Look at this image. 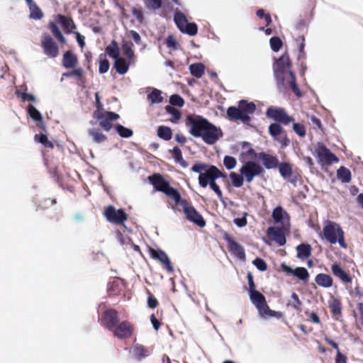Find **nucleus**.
<instances>
[{
  "label": "nucleus",
  "mask_w": 363,
  "mask_h": 363,
  "mask_svg": "<svg viewBox=\"0 0 363 363\" xmlns=\"http://www.w3.org/2000/svg\"><path fill=\"white\" fill-rule=\"evenodd\" d=\"M185 124L191 135L195 138H201L203 142L208 145L216 143L223 136V132L220 128L199 115L187 116Z\"/></svg>",
  "instance_id": "1"
},
{
  "label": "nucleus",
  "mask_w": 363,
  "mask_h": 363,
  "mask_svg": "<svg viewBox=\"0 0 363 363\" xmlns=\"http://www.w3.org/2000/svg\"><path fill=\"white\" fill-rule=\"evenodd\" d=\"M291 67L292 62L289 55L285 52L276 60L274 66V75L279 89H285L288 85L297 98L300 99L303 96V94L296 84V75L292 72Z\"/></svg>",
  "instance_id": "2"
},
{
  "label": "nucleus",
  "mask_w": 363,
  "mask_h": 363,
  "mask_svg": "<svg viewBox=\"0 0 363 363\" xmlns=\"http://www.w3.org/2000/svg\"><path fill=\"white\" fill-rule=\"evenodd\" d=\"M256 106L253 102H248L246 100H241L238 106H230L227 110V116L230 121H240L244 124H249L251 121L250 114L254 113Z\"/></svg>",
  "instance_id": "3"
},
{
  "label": "nucleus",
  "mask_w": 363,
  "mask_h": 363,
  "mask_svg": "<svg viewBox=\"0 0 363 363\" xmlns=\"http://www.w3.org/2000/svg\"><path fill=\"white\" fill-rule=\"evenodd\" d=\"M148 180L155 191L164 194L173 199L174 203L179 201L181 194L179 191L171 186L170 183L161 174L154 173L148 177Z\"/></svg>",
  "instance_id": "4"
},
{
  "label": "nucleus",
  "mask_w": 363,
  "mask_h": 363,
  "mask_svg": "<svg viewBox=\"0 0 363 363\" xmlns=\"http://www.w3.org/2000/svg\"><path fill=\"white\" fill-rule=\"evenodd\" d=\"M323 233L325 239L330 244L338 242L342 248L347 247L345 240V233L339 224L328 220L323 227Z\"/></svg>",
  "instance_id": "5"
},
{
  "label": "nucleus",
  "mask_w": 363,
  "mask_h": 363,
  "mask_svg": "<svg viewBox=\"0 0 363 363\" xmlns=\"http://www.w3.org/2000/svg\"><path fill=\"white\" fill-rule=\"evenodd\" d=\"M250 294V298L252 303L257 308L259 313L262 317L277 316L276 311H272L267 303L264 296L258 291H252Z\"/></svg>",
  "instance_id": "6"
},
{
  "label": "nucleus",
  "mask_w": 363,
  "mask_h": 363,
  "mask_svg": "<svg viewBox=\"0 0 363 363\" xmlns=\"http://www.w3.org/2000/svg\"><path fill=\"white\" fill-rule=\"evenodd\" d=\"M175 204L179 205L183 208L184 213L186 215L187 220L194 223L199 227H203L206 225V221L202 216L191 205L187 200L182 199L179 201H176Z\"/></svg>",
  "instance_id": "7"
},
{
  "label": "nucleus",
  "mask_w": 363,
  "mask_h": 363,
  "mask_svg": "<svg viewBox=\"0 0 363 363\" xmlns=\"http://www.w3.org/2000/svg\"><path fill=\"white\" fill-rule=\"evenodd\" d=\"M315 155L318 163L322 166H330L333 163L339 162L338 157L330 152V150L323 144L318 143L315 150Z\"/></svg>",
  "instance_id": "8"
},
{
  "label": "nucleus",
  "mask_w": 363,
  "mask_h": 363,
  "mask_svg": "<svg viewBox=\"0 0 363 363\" xmlns=\"http://www.w3.org/2000/svg\"><path fill=\"white\" fill-rule=\"evenodd\" d=\"M240 172L247 183L252 182L255 177L264 172L262 167L255 161L246 162L240 169Z\"/></svg>",
  "instance_id": "9"
},
{
  "label": "nucleus",
  "mask_w": 363,
  "mask_h": 363,
  "mask_svg": "<svg viewBox=\"0 0 363 363\" xmlns=\"http://www.w3.org/2000/svg\"><path fill=\"white\" fill-rule=\"evenodd\" d=\"M104 216L110 223L125 226L128 216L123 209H116L113 206H108L104 210Z\"/></svg>",
  "instance_id": "10"
},
{
  "label": "nucleus",
  "mask_w": 363,
  "mask_h": 363,
  "mask_svg": "<svg viewBox=\"0 0 363 363\" xmlns=\"http://www.w3.org/2000/svg\"><path fill=\"white\" fill-rule=\"evenodd\" d=\"M94 118H96L99 123V126L105 131L108 132L113 128V121H116L119 119L120 116L111 111L94 112Z\"/></svg>",
  "instance_id": "11"
},
{
  "label": "nucleus",
  "mask_w": 363,
  "mask_h": 363,
  "mask_svg": "<svg viewBox=\"0 0 363 363\" xmlns=\"http://www.w3.org/2000/svg\"><path fill=\"white\" fill-rule=\"evenodd\" d=\"M266 115L268 118L285 125L295 121L292 116L287 114L284 108L279 107H269L267 109Z\"/></svg>",
  "instance_id": "12"
},
{
  "label": "nucleus",
  "mask_w": 363,
  "mask_h": 363,
  "mask_svg": "<svg viewBox=\"0 0 363 363\" xmlns=\"http://www.w3.org/2000/svg\"><path fill=\"white\" fill-rule=\"evenodd\" d=\"M111 332L114 337L121 340H125L133 336L135 328L130 321L123 320L119 322Z\"/></svg>",
  "instance_id": "13"
},
{
  "label": "nucleus",
  "mask_w": 363,
  "mask_h": 363,
  "mask_svg": "<svg viewBox=\"0 0 363 363\" xmlns=\"http://www.w3.org/2000/svg\"><path fill=\"white\" fill-rule=\"evenodd\" d=\"M41 47L44 54L50 58H55L59 55L58 45L48 33L43 34Z\"/></svg>",
  "instance_id": "14"
},
{
  "label": "nucleus",
  "mask_w": 363,
  "mask_h": 363,
  "mask_svg": "<svg viewBox=\"0 0 363 363\" xmlns=\"http://www.w3.org/2000/svg\"><path fill=\"white\" fill-rule=\"evenodd\" d=\"M119 322L118 312L116 309H106L102 313L101 323L108 330L112 331Z\"/></svg>",
  "instance_id": "15"
},
{
  "label": "nucleus",
  "mask_w": 363,
  "mask_h": 363,
  "mask_svg": "<svg viewBox=\"0 0 363 363\" xmlns=\"http://www.w3.org/2000/svg\"><path fill=\"white\" fill-rule=\"evenodd\" d=\"M269 133L281 143L282 147L289 145L290 140L283 128L278 123H272L269 126Z\"/></svg>",
  "instance_id": "16"
},
{
  "label": "nucleus",
  "mask_w": 363,
  "mask_h": 363,
  "mask_svg": "<svg viewBox=\"0 0 363 363\" xmlns=\"http://www.w3.org/2000/svg\"><path fill=\"white\" fill-rule=\"evenodd\" d=\"M225 240L228 243L229 251L239 259L245 260V252L244 247L228 235L225 236Z\"/></svg>",
  "instance_id": "17"
},
{
  "label": "nucleus",
  "mask_w": 363,
  "mask_h": 363,
  "mask_svg": "<svg viewBox=\"0 0 363 363\" xmlns=\"http://www.w3.org/2000/svg\"><path fill=\"white\" fill-rule=\"evenodd\" d=\"M149 252L152 258L154 259L159 260L169 272L174 271L172 263L167 256V255L161 250H155L153 248L149 249Z\"/></svg>",
  "instance_id": "18"
},
{
  "label": "nucleus",
  "mask_w": 363,
  "mask_h": 363,
  "mask_svg": "<svg viewBox=\"0 0 363 363\" xmlns=\"http://www.w3.org/2000/svg\"><path fill=\"white\" fill-rule=\"evenodd\" d=\"M267 233L269 239L275 241L279 246H283L286 244V237L281 228L269 227L267 229Z\"/></svg>",
  "instance_id": "19"
},
{
  "label": "nucleus",
  "mask_w": 363,
  "mask_h": 363,
  "mask_svg": "<svg viewBox=\"0 0 363 363\" xmlns=\"http://www.w3.org/2000/svg\"><path fill=\"white\" fill-rule=\"evenodd\" d=\"M258 158L262 160L263 165L268 169L277 168L279 163L276 156L269 155L264 152L258 153Z\"/></svg>",
  "instance_id": "20"
},
{
  "label": "nucleus",
  "mask_w": 363,
  "mask_h": 363,
  "mask_svg": "<svg viewBox=\"0 0 363 363\" xmlns=\"http://www.w3.org/2000/svg\"><path fill=\"white\" fill-rule=\"evenodd\" d=\"M331 271L335 277L338 278L342 282L348 284L352 282V277L350 274L345 272L338 264H333L331 266Z\"/></svg>",
  "instance_id": "21"
},
{
  "label": "nucleus",
  "mask_w": 363,
  "mask_h": 363,
  "mask_svg": "<svg viewBox=\"0 0 363 363\" xmlns=\"http://www.w3.org/2000/svg\"><path fill=\"white\" fill-rule=\"evenodd\" d=\"M62 65L66 69H74L78 65L77 55L71 50H67L63 54Z\"/></svg>",
  "instance_id": "22"
},
{
  "label": "nucleus",
  "mask_w": 363,
  "mask_h": 363,
  "mask_svg": "<svg viewBox=\"0 0 363 363\" xmlns=\"http://www.w3.org/2000/svg\"><path fill=\"white\" fill-rule=\"evenodd\" d=\"M57 18L67 33H70L73 30L76 29V25L71 17L59 14Z\"/></svg>",
  "instance_id": "23"
},
{
  "label": "nucleus",
  "mask_w": 363,
  "mask_h": 363,
  "mask_svg": "<svg viewBox=\"0 0 363 363\" xmlns=\"http://www.w3.org/2000/svg\"><path fill=\"white\" fill-rule=\"evenodd\" d=\"M315 281L319 286L323 288H330L333 284L332 277L324 273L318 274L315 277Z\"/></svg>",
  "instance_id": "24"
},
{
  "label": "nucleus",
  "mask_w": 363,
  "mask_h": 363,
  "mask_svg": "<svg viewBox=\"0 0 363 363\" xmlns=\"http://www.w3.org/2000/svg\"><path fill=\"white\" fill-rule=\"evenodd\" d=\"M328 307L330 310L331 314L337 320L338 317L342 315V303L339 298H333L329 302Z\"/></svg>",
  "instance_id": "25"
},
{
  "label": "nucleus",
  "mask_w": 363,
  "mask_h": 363,
  "mask_svg": "<svg viewBox=\"0 0 363 363\" xmlns=\"http://www.w3.org/2000/svg\"><path fill=\"white\" fill-rule=\"evenodd\" d=\"M214 165H210L208 168L203 174L199 176V184L202 188H206L208 186V182L214 174Z\"/></svg>",
  "instance_id": "26"
},
{
  "label": "nucleus",
  "mask_w": 363,
  "mask_h": 363,
  "mask_svg": "<svg viewBox=\"0 0 363 363\" xmlns=\"http://www.w3.org/2000/svg\"><path fill=\"white\" fill-rule=\"evenodd\" d=\"M132 64L129 61H126L125 58L119 57L115 60L114 68L118 74H125L128 72L129 66Z\"/></svg>",
  "instance_id": "27"
},
{
  "label": "nucleus",
  "mask_w": 363,
  "mask_h": 363,
  "mask_svg": "<svg viewBox=\"0 0 363 363\" xmlns=\"http://www.w3.org/2000/svg\"><path fill=\"white\" fill-rule=\"evenodd\" d=\"M133 354L135 359L141 360L150 355V351L144 345L136 344L133 347Z\"/></svg>",
  "instance_id": "28"
},
{
  "label": "nucleus",
  "mask_w": 363,
  "mask_h": 363,
  "mask_svg": "<svg viewBox=\"0 0 363 363\" xmlns=\"http://www.w3.org/2000/svg\"><path fill=\"white\" fill-rule=\"evenodd\" d=\"M88 135L96 143H102L107 140V137L97 128H92L88 130Z\"/></svg>",
  "instance_id": "29"
},
{
  "label": "nucleus",
  "mask_w": 363,
  "mask_h": 363,
  "mask_svg": "<svg viewBox=\"0 0 363 363\" xmlns=\"http://www.w3.org/2000/svg\"><path fill=\"white\" fill-rule=\"evenodd\" d=\"M133 44L132 42H123L122 44V49L123 55L127 57L130 63H135V56L133 50Z\"/></svg>",
  "instance_id": "30"
},
{
  "label": "nucleus",
  "mask_w": 363,
  "mask_h": 363,
  "mask_svg": "<svg viewBox=\"0 0 363 363\" xmlns=\"http://www.w3.org/2000/svg\"><path fill=\"white\" fill-rule=\"evenodd\" d=\"M337 177L342 183H349L352 179V174L349 169L341 166L337 170Z\"/></svg>",
  "instance_id": "31"
},
{
  "label": "nucleus",
  "mask_w": 363,
  "mask_h": 363,
  "mask_svg": "<svg viewBox=\"0 0 363 363\" xmlns=\"http://www.w3.org/2000/svg\"><path fill=\"white\" fill-rule=\"evenodd\" d=\"M297 257L299 259H304L311 255V247L308 244H300L296 247Z\"/></svg>",
  "instance_id": "32"
},
{
  "label": "nucleus",
  "mask_w": 363,
  "mask_h": 363,
  "mask_svg": "<svg viewBox=\"0 0 363 363\" xmlns=\"http://www.w3.org/2000/svg\"><path fill=\"white\" fill-rule=\"evenodd\" d=\"M170 152L176 163L179 164L184 168L188 167V163L184 160L182 152L178 147H174Z\"/></svg>",
  "instance_id": "33"
},
{
  "label": "nucleus",
  "mask_w": 363,
  "mask_h": 363,
  "mask_svg": "<svg viewBox=\"0 0 363 363\" xmlns=\"http://www.w3.org/2000/svg\"><path fill=\"white\" fill-rule=\"evenodd\" d=\"M277 167L279 168L280 174L284 179H289L293 174L292 165L289 162H284L279 163Z\"/></svg>",
  "instance_id": "34"
},
{
  "label": "nucleus",
  "mask_w": 363,
  "mask_h": 363,
  "mask_svg": "<svg viewBox=\"0 0 363 363\" xmlns=\"http://www.w3.org/2000/svg\"><path fill=\"white\" fill-rule=\"evenodd\" d=\"M296 43L298 48L299 53L297 57V60H304L306 59V52L304 50L305 48V37L303 35H298L296 38Z\"/></svg>",
  "instance_id": "35"
},
{
  "label": "nucleus",
  "mask_w": 363,
  "mask_h": 363,
  "mask_svg": "<svg viewBox=\"0 0 363 363\" xmlns=\"http://www.w3.org/2000/svg\"><path fill=\"white\" fill-rule=\"evenodd\" d=\"M48 28L52 33L53 36L59 40L60 43L65 44L66 39L62 35L58 26L54 22H50L48 24Z\"/></svg>",
  "instance_id": "36"
},
{
  "label": "nucleus",
  "mask_w": 363,
  "mask_h": 363,
  "mask_svg": "<svg viewBox=\"0 0 363 363\" xmlns=\"http://www.w3.org/2000/svg\"><path fill=\"white\" fill-rule=\"evenodd\" d=\"M105 51L110 57L114 60L119 57V48L116 40H112L111 45L106 48Z\"/></svg>",
  "instance_id": "37"
},
{
  "label": "nucleus",
  "mask_w": 363,
  "mask_h": 363,
  "mask_svg": "<svg viewBox=\"0 0 363 363\" xmlns=\"http://www.w3.org/2000/svg\"><path fill=\"white\" fill-rule=\"evenodd\" d=\"M294 276L303 281L305 284L308 281L310 277L308 270L305 267H298L294 269Z\"/></svg>",
  "instance_id": "38"
},
{
  "label": "nucleus",
  "mask_w": 363,
  "mask_h": 363,
  "mask_svg": "<svg viewBox=\"0 0 363 363\" xmlns=\"http://www.w3.org/2000/svg\"><path fill=\"white\" fill-rule=\"evenodd\" d=\"M174 21L180 31L183 30L182 28L188 22L185 15L182 11L178 10L174 13Z\"/></svg>",
  "instance_id": "39"
},
{
  "label": "nucleus",
  "mask_w": 363,
  "mask_h": 363,
  "mask_svg": "<svg viewBox=\"0 0 363 363\" xmlns=\"http://www.w3.org/2000/svg\"><path fill=\"white\" fill-rule=\"evenodd\" d=\"M205 67L201 63H194L190 65L189 70L191 75L201 78L204 73Z\"/></svg>",
  "instance_id": "40"
},
{
  "label": "nucleus",
  "mask_w": 363,
  "mask_h": 363,
  "mask_svg": "<svg viewBox=\"0 0 363 363\" xmlns=\"http://www.w3.org/2000/svg\"><path fill=\"white\" fill-rule=\"evenodd\" d=\"M147 99L151 104H160L163 101L162 91L157 89H153L151 93L147 94Z\"/></svg>",
  "instance_id": "41"
},
{
  "label": "nucleus",
  "mask_w": 363,
  "mask_h": 363,
  "mask_svg": "<svg viewBox=\"0 0 363 363\" xmlns=\"http://www.w3.org/2000/svg\"><path fill=\"white\" fill-rule=\"evenodd\" d=\"M157 135L164 140H169L172 137V129L167 126H159L157 128Z\"/></svg>",
  "instance_id": "42"
},
{
  "label": "nucleus",
  "mask_w": 363,
  "mask_h": 363,
  "mask_svg": "<svg viewBox=\"0 0 363 363\" xmlns=\"http://www.w3.org/2000/svg\"><path fill=\"white\" fill-rule=\"evenodd\" d=\"M27 111L30 117L33 120L43 124V118L41 113L37 110V108L35 106H33L31 104L28 105Z\"/></svg>",
  "instance_id": "43"
},
{
  "label": "nucleus",
  "mask_w": 363,
  "mask_h": 363,
  "mask_svg": "<svg viewBox=\"0 0 363 363\" xmlns=\"http://www.w3.org/2000/svg\"><path fill=\"white\" fill-rule=\"evenodd\" d=\"M34 138L36 141L41 143L45 147L50 149L54 148V144L52 142L48 140V138L46 135L36 134Z\"/></svg>",
  "instance_id": "44"
},
{
  "label": "nucleus",
  "mask_w": 363,
  "mask_h": 363,
  "mask_svg": "<svg viewBox=\"0 0 363 363\" xmlns=\"http://www.w3.org/2000/svg\"><path fill=\"white\" fill-rule=\"evenodd\" d=\"M114 128L118 135L122 138H130L133 135V132L131 129L124 127L121 124H116Z\"/></svg>",
  "instance_id": "45"
},
{
  "label": "nucleus",
  "mask_w": 363,
  "mask_h": 363,
  "mask_svg": "<svg viewBox=\"0 0 363 363\" xmlns=\"http://www.w3.org/2000/svg\"><path fill=\"white\" fill-rule=\"evenodd\" d=\"M233 186L239 188L243 185L244 177L236 172H232L229 174Z\"/></svg>",
  "instance_id": "46"
},
{
  "label": "nucleus",
  "mask_w": 363,
  "mask_h": 363,
  "mask_svg": "<svg viewBox=\"0 0 363 363\" xmlns=\"http://www.w3.org/2000/svg\"><path fill=\"white\" fill-rule=\"evenodd\" d=\"M284 215L288 216L287 213L284 211L281 206H277L273 210L272 216L274 222L278 223L282 220Z\"/></svg>",
  "instance_id": "47"
},
{
  "label": "nucleus",
  "mask_w": 363,
  "mask_h": 363,
  "mask_svg": "<svg viewBox=\"0 0 363 363\" xmlns=\"http://www.w3.org/2000/svg\"><path fill=\"white\" fill-rule=\"evenodd\" d=\"M181 30L184 33H186L191 36H194L198 33V26L195 23H186Z\"/></svg>",
  "instance_id": "48"
},
{
  "label": "nucleus",
  "mask_w": 363,
  "mask_h": 363,
  "mask_svg": "<svg viewBox=\"0 0 363 363\" xmlns=\"http://www.w3.org/2000/svg\"><path fill=\"white\" fill-rule=\"evenodd\" d=\"M30 10V18L35 20H40L43 17V13L40 7L36 5H33L32 7L29 8Z\"/></svg>",
  "instance_id": "49"
},
{
  "label": "nucleus",
  "mask_w": 363,
  "mask_h": 363,
  "mask_svg": "<svg viewBox=\"0 0 363 363\" xmlns=\"http://www.w3.org/2000/svg\"><path fill=\"white\" fill-rule=\"evenodd\" d=\"M256 158H258V154L252 147H250L245 152H242L240 153V160H255Z\"/></svg>",
  "instance_id": "50"
},
{
  "label": "nucleus",
  "mask_w": 363,
  "mask_h": 363,
  "mask_svg": "<svg viewBox=\"0 0 363 363\" xmlns=\"http://www.w3.org/2000/svg\"><path fill=\"white\" fill-rule=\"evenodd\" d=\"M269 44L274 52H278L282 47L283 43L279 37H272L269 40Z\"/></svg>",
  "instance_id": "51"
},
{
  "label": "nucleus",
  "mask_w": 363,
  "mask_h": 363,
  "mask_svg": "<svg viewBox=\"0 0 363 363\" xmlns=\"http://www.w3.org/2000/svg\"><path fill=\"white\" fill-rule=\"evenodd\" d=\"M170 106L182 107L184 105V99L179 94H173L169 98Z\"/></svg>",
  "instance_id": "52"
},
{
  "label": "nucleus",
  "mask_w": 363,
  "mask_h": 363,
  "mask_svg": "<svg viewBox=\"0 0 363 363\" xmlns=\"http://www.w3.org/2000/svg\"><path fill=\"white\" fill-rule=\"evenodd\" d=\"M291 298H292L293 301L291 303H289V305H290L296 311H301L302 302L299 299L298 296L296 293L294 292L291 294Z\"/></svg>",
  "instance_id": "53"
},
{
  "label": "nucleus",
  "mask_w": 363,
  "mask_h": 363,
  "mask_svg": "<svg viewBox=\"0 0 363 363\" xmlns=\"http://www.w3.org/2000/svg\"><path fill=\"white\" fill-rule=\"evenodd\" d=\"M146 8L152 10H156L162 6V0H144Z\"/></svg>",
  "instance_id": "54"
},
{
  "label": "nucleus",
  "mask_w": 363,
  "mask_h": 363,
  "mask_svg": "<svg viewBox=\"0 0 363 363\" xmlns=\"http://www.w3.org/2000/svg\"><path fill=\"white\" fill-rule=\"evenodd\" d=\"M223 164L227 169H233L237 164V160L234 157L225 156L223 159Z\"/></svg>",
  "instance_id": "55"
},
{
  "label": "nucleus",
  "mask_w": 363,
  "mask_h": 363,
  "mask_svg": "<svg viewBox=\"0 0 363 363\" xmlns=\"http://www.w3.org/2000/svg\"><path fill=\"white\" fill-rule=\"evenodd\" d=\"M293 123V130L299 136V137H304L306 134V128L305 126L299 123Z\"/></svg>",
  "instance_id": "56"
},
{
  "label": "nucleus",
  "mask_w": 363,
  "mask_h": 363,
  "mask_svg": "<svg viewBox=\"0 0 363 363\" xmlns=\"http://www.w3.org/2000/svg\"><path fill=\"white\" fill-rule=\"evenodd\" d=\"M102 55H100L99 72L100 74H104L108 71L110 64L107 59H101Z\"/></svg>",
  "instance_id": "57"
},
{
  "label": "nucleus",
  "mask_w": 363,
  "mask_h": 363,
  "mask_svg": "<svg viewBox=\"0 0 363 363\" xmlns=\"http://www.w3.org/2000/svg\"><path fill=\"white\" fill-rule=\"evenodd\" d=\"M165 110H166L167 113L171 114L173 116L174 121H178L180 119L181 112L176 108H174L170 105H167L165 106Z\"/></svg>",
  "instance_id": "58"
},
{
  "label": "nucleus",
  "mask_w": 363,
  "mask_h": 363,
  "mask_svg": "<svg viewBox=\"0 0 363 363\" xmlns=\"http://www.w3.org/2000/svg\"><path fill=\"white\" fill-rule=\"evenodd\" d=\"M210 165H208L204 163H196L192 167L191 170L194 172L199 173V174H203V172H206Z\"/></svg>",
  "instance_id": "59"
},
{
  "label": "nucleus",
  "mask_w": 363,
  "mask_h": 363,
  "mask_svg": "<svg viewBox=\"0 0 363 363\" xmlns=\"http://www.w3.org/2000/svg\"><path fill=\"white\" fill-rule=\"evenodd\" d=\"M252 263L260 271L264 272L267 269V264L266 262L261 258L257 257L253 260Z\"/></svg>",
  "instance_id": "60"
},
{
  "label": "nucleus",
  "mask_w": 363,
  "mask_h": 363,
  "mask_svg": "<svg viewBox=\"0 0 363 363\" xmlns=\"http://www.w3.org/2000/svg\"><path fill=\"white\" fill-rule=\"evenodd\" d=\"M56 203V199H45L43 201L40 202L38 204V207L43 209L47 208L50 206H52Z\"/></svg>",
  "instance_id": "61"
},
{
  "label": "nucleus",
  "mask_w": 363,
  "mask_h": 363,
  "mask_svg": "<svg viewBox=\"0 0 363 363\" xmlns=\"http://www.w3.org/2000/svg\"><path fill=\"white\" fill-rule=\"evenodd\" d=\"M147 306L150 308H155L158 306L157 298L151 294L147 297Z\"/></svg>",
  "instance_id": "62"
},
{
  "label": "nucleus",
  "mask_w": 363,
  "mask_h": 363,
  "mask_svg": "<svg viewBox=\"0 0 363 363\" xmlns=\"http://www.w3.org/2000/svg\"><path fill=\"white\" fill-rule=\"evenodd\" d=\"M17 94L18 96H21V98L23 101H28L30 102H34L35 101V96L30 94L24 93V92H17Z\"/></svg>",
  "instance_id": "63"
},
{
  "label": "nucleus",
  "mask_w": 363,
  "mask_h": 363,
  "mask_svg": "<svg viewBox=\"0 0 363 363\" xmlns=\"http://www.w3.org/2000/svg\"><path fill=\"white\" fill-rule=\"evenodd\" d=\"M347 357L342 354L341 352H338L335 357V363H347Z\"/></svg>",
  "instance_id": "64"
}]
</instances>
